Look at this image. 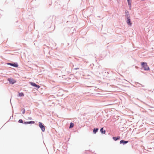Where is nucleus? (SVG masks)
<instances>
[{"instance_id":"10","label":"nucleus","mask_w":154,"mask_h":154,"mask_svg":"<svg viewBox=\"0 0 154 154\" xmlns=\"http://www.w3.org/2000/svg\"><path fill=\"white\" fill-rule=\"evenodd\" d=\"M100 131L103 134H105L106 132V131L105 130H103V128H101L100 130Z\"/></svg>"},{"instance_id":"2","label":"nucleus","mask_w":154,"mask_h":154,"mask_svg":"<svg viewBox=\"0 0 154 154\" xmlns=\"http://www.w3.org/2000/svg\"><path fill=\"white\" fill-rule=\"evenodd\" d=\"M126 18L127 19L126 22L127 24L129 26H131L132 23L131 22L130 15H125Z\"/></svg>"},{"instance_id":"12","label":"nucleus","mask_w":154,"mask_h":154,"mask_svg":"<svg viewBox=\"0 0 154 154\" xmlns=\"http://www.w3.org/2000/svg\"><path fill=\"white\" fill-rule=\"evenodd\" d=\"M119 138V137H113V139L115 141L117 140H118Z\"/></svg>"},{"instance_id":"3","label":"nucleus","mask_w":154,"mask_h":154,"mask_svg":"<svg viewBox=\"0 0 154 154\" xmlns=\"http://www.w3.org/2000/svg\"><path fill=\"white\" fill-rule=\"evenodd\" d=\"M38 124H39V126L41 128L42 130L43 131H44L45 130V126L44 125H43V124H42V123L41 122H39Z\"/></svg>"},{"instance_id":"8","label":"nucleus","mask_w":154,"mask_h":154,"mask_svg":"<svg viewBox=\"0 0 154 154\" xmlns=\"http://www.w3.org/2000/svg\"><path fill=\"white\" fill-rule=\"evenodd\" d=\"M34 123H35V122L34 121H31L30 122H24V123L26 124H30V123L34 124Z\"/></svg>"},{"instance_id":"4","label":"nucleus","mask_w":154,"mask_h":154,"mask_svg":"<svg viewBox=\"0 0 154 154\" xmlns=\"http://www.w3.org/2000/svg\"><path fill=\"white\" fill-rule=\"evenodd\" d=\"M8 81L10 83L13 84L16 82V81L13 79L8 78Z\"/></svg>"},{"instance_id":"17","label":"nucleus","mask_w":154,"mask_h":154,"mask_svg":"<svg viewBox=\"0 0 154 154\" xmlns=\"http://www.w3.org/2000/svg\"><path fill=\"white\" fill-rule=\"evenodd\" d=\"M25 110L24 109L23 110V114H24L25 113Z\"/></svg>"},{"instance_id":"5","label":"nucleus","mask_w":154,"mask_h":154,"mask_svg":"<svg viewBox=\"0 0 154 154\" xmlns=\"http://www.w3.org/2000/svg\"><path fill=\"white\" fill-rule=\"evenodd\" d=\"M29 83L32 86L35 87L37 88H38L40 87V86L39 85H37L34 82H29Z\"/></svg>"},{"instance_id":"14","label":"nucleus","mask_w":154,"mask_h":154,"mask_svg":"<svg viewBox=\"0 0 154 154\" xmlns=\"http://www.w3.org/2000/svg\"><path fill=\"white\" fill-rule=\"evenodd\" d=\"M74 124L72 123H71L70 124V125L69 127V128H73L74 126Z\"/></svg>"},{"instance_id":"16","label":"nucleus","mask_w":154,"mask_h":154,"mask_svg":"<svg viewBox=\"0 0 154 154\" xmlns=\"http://www.w3.org/2000/svg\"><path fill=\"white\" fill-rule=\"evenodd\" d=\"M19 122L20 123H23V121L22 119H20L19 120Z\"/></svg>"},{"instance_id":"6","label":"nucleus","mask_w":154,"mask_h":154,"mask_svg":"<svg viewBox=\"0 0 154 154\" xmlns=\"http://www.w3.org/2000/svg\"><path fill=\"white\" fill-rule=\"evenodd\" d=\"M8 65H10L12 66H14L16 67H17L18 66L17 64L16 63H14L13 64L11 63H8Z\"/></svg>"},{"instance_id":"15","label":"nucleus","mask_w":154,"mask_h":154,"mask_svg":"<svg viewBox=\"0 0 154 154\" xmlns=\"http://www.w3.org/2000/svg\"><path fill=\"white\" fill-rule=\"evenodd\" d=\"M125 13L126 14L125 15H129V12L128 11H125Z\"/></svg>"},{"instance_id":"9","label":"nucleus","mask_w":154,"mask_h":154,"mask_svg":"<svg viewBox=\"0 0 154 154\" xmlns=\"http://www.w3.org/2000/svg\"><path fill=\"white\" fill-rule=\"evenodd\" d=\"M128 143V141H126L124 140H121L120 141V143H123L124 144L126 143Z\"/></svg>"},{"instance_id":"11","label":"nucleus","mask_w":154,"mask_h":154,"mask_svg":"<svg viewBox=\"0 0 154 154\" xmlns=\"http://www.w3.org/2000/svg\"><path fill=\"white\" fill-rule=\"evenodd\" d=\"M98 130V129L97 128H94L93 130V133H94V134H95L97 132Z\"/></svg>"},{"instance_id":"7","label":"nucleus","mask_w":154,"mask_h":154,"mask_svg":"<svg viewBox=\"0 0 154 154\" xmlns=\"http://www.w3.org/2000/svg\"><path fill=\"white\" fill-rule=\"evenodd\" d=\"M131 0H127L128 5L129 6V8L131 9V2H130Z\"/></svg>"},{"instance_id":"13","label":"nucleus","mask_w":154,"mask_h":154,"mask_svg":"<svg viewBox=\"0 0 154 154\" xmlns=\"http://www.w3.org/2000/svg\"><path fill=\"white\" fill-rule=\"evenodd\" d=\"M24 96V94L22 92L21 93H19V96L20 97H22L23 96Z\"/></svg>"},{"instance_id":"1","label":"nucleus","mask_w":154,"mask_h":154,"mask_svg":"<svg viewBox=\"0 0 154 154\" xmlns=\"http://www.w3.org/2000/svg\"><path fill=\"white\" fill-rule=\"evenodd\" d=\"M141 65L144 70H149V68L147 66L146 63L144 62H142Z\"/></svg>"}]
</instances>
